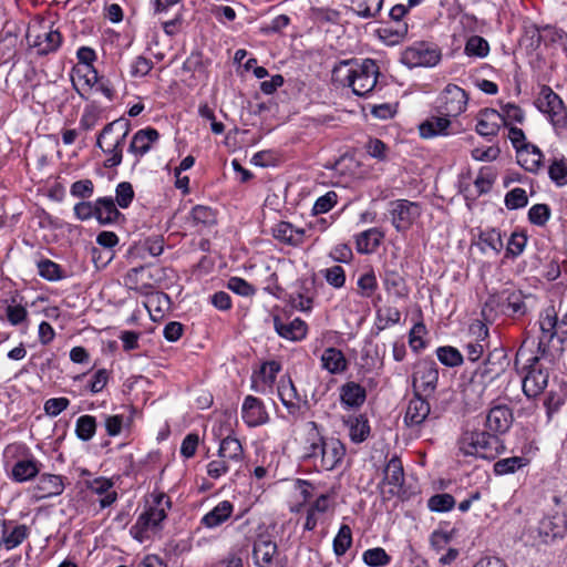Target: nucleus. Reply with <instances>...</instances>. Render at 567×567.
I'll return each mask as SVG.
<instances>
[{
	"instance_id": "1",
	"label": "nucleus",
	"mask_w": 567,
	"mask_h": 567,
	"mask_svg": "<svg viewBox=\"0 0 567 567\" xmlns=\"http://www.w3.org/2000/svg\"><path fill=\"white\" fill-rule=\"evenodd\" d=\"M308 439L302 447L305 460H311L316 466L324 471L338 467L346 456L344 444L336 437H324L313 421L307 423Z\"/></svg>"
},
{
	"instance_id": "2",
	"label": "nucleus",
	"mask_w": 567,
	"mask_h": 567,
	"mask_svg": "<svg viewBox=\"0 0 567 567\" xmlns=\"http://www.w3.org/2000/svg\"><path fill=\"white\" fill-rule=\"evenodd\" d=\"M533 296L520 290H503L491 295L482 308L486 321H493L498 313L511 318H522L532 309Z\"/></svg>"
},
{
	"instance_id": "3",
	"label": "nucleus",
	"mask_w": 567,
	"mask_h": 567,
	"mask_svg": "<svg viewBox=\"0 0 567 567\" xmlns=\"http://www.w3.org/2000/svg\"><path fill=\"white\" fill-rule=\"evenodd\" d=\"M458 449L464 455L493 460L503 452L504 445L491 432H465L458 441Z\"/></svg>"
},
{
	"instance_id": "4",
	"label": "nucleus",
	"mask_w": 567,
	"mask_h": 567,
	"mask_svg": "<svg viewBox=\"0 0 567 567\" xmlns=\"http://www.w3.org/2000/svg\"><path fill=\"white\" fill-rule=\"evenodd\" d=\"M536 105L540 112L548 115L555 127L567 126V110L564 102L549 86H542Z\"/></svg>"
},
{
	"instance_id": "5",
	"label": "nucleus",
	"mask_w": 567,
	"mask_h": 567,
	"mask_svg": "<svg viewBox=\"0 0 567 567\" xmlns=\"http://www.w3.org/2000/svg\"><path fill=\"white\" fill-rule=\"evenodd\" d=\"M388 213L394 228L398 231H406L420 217L421 207L408 199H396L389 203Z\"/></svg>"
},
{
	"instance_id": "6",
	"label": "nucleus",
	"mask_w": 567,
	"mask_h": 567,
	"mask_svg": "<svg viewBox=\"0 0 567 567\" xmlns=\"http://www.w3.org/2000/svg\"><path fill=\"white\" fill-rule=\"evenodd\" d=\"M379 66L374 60L365 59L357 63L355 74L350 81L352 92L358 96H364L377 85L379 76Z\"/></svg>"
},
{
	"instance_id": "7",
	"label": "nucleus",
	"mask_w": 567,
	"mask_h": 567,
	"mask_svg": "<svg viewBox=\"0 0 567 567\" xmlns=\"http://www.w3.org/2000/svg\"><path fill=\"white\" fill-rule=\"evenodd\" d=\"M439 371L436 363L432 360H421L414 367L412 385L414 393L429 396L437 385Z\"/></svg>"
},
{
	"instance_id": "8",
	"label": "nucleus",
	"mask_w": 567,
	"mask_h": 567,
	"mask_svg": "<svg viewBox=\"0 0 567 567\" xmlns=\"http://www.w3.org/2000/svg\"><path fill=\"white\" fill-rule=\"evenodd\" d=\"M536 533L539 542L545 545L563 539L567 534V515L564 513L545 515L538 522Z\"/></svg>"
},
{
	"instance_id": "9",
	"label": "nucleus",
	"mask_w": 567,
	"mask_h": 567,
	"mask_svg": "<svg viewBox=\"0 0 567 567\" xmlns=\"http://www.w3.org/2000/svg\"><path fill=\"white\" fill-rule=\"evenodd\" d=\"M468 102L467 93L455 84H447L439 99V112L445 116H458L465 112Z\"/></svg>"
},
{
	"instance_id": "10",
	"label": "nucleus",
	"mask_w": 567,
	"mask_h": 567,
	"mask_svg": "<svg viewBox=\"0 0 567 567\" xmlns=\"http://www.w3.org/2000/svg\"><path fill=\"white\" fill-rule=\"evenodd\" d=\"M440 60V51L425 42H419L406 48L401 55L402 63L409 68L434 66Z\"/></svg>"
},
{
	"instance_id": "11",
	"label": "nucleus",
	"mask_w": 567,
	"mask_h": 567,
	"mask_svg": "<svg viewBox=\"0 0 567 567\" xmlns=\"http://www.w3.org/2000/svg\"><path fill=\"white\" fill-rule=\"evenodd\" d=\"M162 498L163 496H159L157 498V505L148 507L137 517L136 523L131 527L130 534L140 543L148 538L147 532L150 529L156 528L159 523L166 518L165 509L159 507Z\"/></svg>"
},
{
	"instance_id": "12",
	"label": "nucleus",
	"mask_w": 567,
	"mask_h": 567,
	"mask_svg": "<svg viewBox=\"0 0 567 567\" xmlns=\"http://www.w3.org/2000/svg\"><path fill=\"white\" fill-rule=\"evenodd\" d=\"M404 484V470L398 456L390 458L383 470V480L379 487L384 498L399 495Z\"/></svg>"
},
{
	"instance_id": "13",
	"label": "nucleus",
	"mask_w": 567,
	"mask_h": 567,
	"mask_svg": "<svg viewBox=\"0 0 567 567\" xmlns=\"http://www.w3.org/2000/svg\"><path fill=\"white\" fill-rule=\"evenodd\" d=\"M509 365L508 357L504 349L496 348L491 351L484 361L475 371V377L482 382H492L504 374Z\"/></svg>"
},
{
	"instance_id": "14",
	"label": "nucleus",
	"mask_w": 567,
	"mask_h": 567,
	"mask_svg": "<svg viewBox=\"0 0 567 567\" xmlns=\"http://www.w3.org/2000/svg\"><path fill=\"white\" fill-rule=\"evenodd\" d=\"M528 361L529 370L523 379V391L526 396L535 398L547 386L549 374L546 370L536 367L539 361V357H533Z\"/></svg>"
},
{
	"instance_id": "15",
	"label": "nucleus",
	"mask_w": 567,
	"mask_h": 567,
	"mask_svg": "<svg viewBox=\"0 0 567 567\" xmlns=\"http://www.w3.org/2000/svg\"><path fill=\"white\" fill-rule=\"evenodd\" d=\"M131 130V123L126 118H117L106 124L96 138V146L102 145H125L126 137Z\"/></svg>"
},
{
	"instance_id": "16",
	"label": "nucleus",
	"mask_w": 567,
	"mask_h": 567,
	"mask_svg": "<svg viewBox=\"0 0 567 567\" xmlns=\"http://www.w3.org/2000/svg\"><path fill=\"white\" fill-rule=\"evenodd\" d=\"M513 420V412L507 405H495L488 411L485 425L493 435L504 434L512 426Z\"/></svg>"
},
{
	"instance_id": "17",
	"label": "nucleus",
	"mask_w": 567,
	"mask_h": 567,
	"mask_svg": "<svg viewBox=\"0 0 567 567\" xmlns=\"http://www.w3.org/2000/svg\"><path fill=\"white\" fill-rule=\"evenodd\" d=\"M241 416L244 422L250 427L262 425L269 420L261 400L252 395L245 398L241 406Z\"/></svg>"
},
{
	"instance_id": "18",
	"label": "nucleus",
	"mask_w": 567,
	"mask_h": 567,
	"mask_svg": "<svg viewBox=\"0 0 567 567\" xmlns=\"http://www.w3.org/2000/svg\"><path fill=\"white\" fill-rule=\"evenodd\" d=\"M539 327L542 336L538 342V351L544 355L547 343L550 342L554 337L559 336L557 312L553 306L546 308L542 313Z\"/></svg>"
},
{
	"instance_id": "19",
	"label": "nucleus",
	"mask_w": 567,
	"mask_h": 567,
	"mask_svg": "<svg viewBox=\"0 0 567 567\" xmlns=\"http://www.w3.org/2000/svg\"><path fill=\"white\" fill-rule=\"evenodd\" d=\"M431 408L426 396L414 393L413 398L409 401L404 422L408 426H420L430 416Z\"/></svg>"
},
{
	"instance_id": "20",
	"label": "nucleus",
	"mask_w": 567,
	"mask_h": 567,
	"mask_svg": "<svg viewBox=\"0 0 567 567\" xmlns=\"http://www.w3.org/2000/svg\"><path fill=\"white\" fill-rule=\"evenodd\" d=\"M27 39L30 47L38 50L39 55H47L59 49L62 42V35L58 30H49L42 33H28Z\"/></svg>"
},
{
	"instance_id": "21",
	"label": "nucleus",
	"mask_w": 567,
	"mask_h": 567,
	"mask_svg": "<svg viewBox=\"0 0 567 567\" xmlns=\"http://www.w3.org/2000/svg\"><path fill=\"white\" fill-rule=\"evenodd\" d=\"M158 138L159 133L153 127L140 130L133 135L128 146V152L135 156L136 163L152 148V145Z\"/></svg>"
},
{
	"instance_id": "22",
	"label": "nucleus",
	"mask_w": 567,
	"mask_h": 567,
	"mask_svg": "<svg viewBox=\"0 0 567 567\" xmlns=\"http://www.w3.org/2000/svg\"><path fill=\"white\" fill-rule=\"evenodd\" d=\"M502 125L503 117L499 112L487 107L478 112L475 130L481 136L493 137L497 135Z\"/></svg>"
},
{
	"instance_id": "23",
	"label": "nucleus",
	"mask_w": 567,
	"mask_h": 567,
	"mask_svg": "<svg viewBox=\"0 0 567 567\" xmlns=\"http://www.w3.org/2000/svg\"><path fill=\"white\" fill-rule=\"evenodd\" d=\"M278 554L277 544L268 537L259 536L252 547V559L257 567H270Z\"/></svg>"
},
{
	"instance_id": "24",
	"label": "nucleus",
	"mask_w": 567,
	"mask_h": 567,
	"mask_svg": "<svg viewBox=\"0 0 567 567\" xmlns=\"http://www.w3.org/2000/svg\"><path fill=\"white\" fill-rule=\"evenodd\" d=\"M243 456L244 450L238 439L227 436L221 440L218 449V457L225 460L226 463L237 472L240 468Z\"/></svg>"
},
{
	"instance_id": "25",
	"label": "nucleus",
	"mask_w": 567,
	"mask_h": 567,
	"mask_svg": "<svg viewBox=\"0 0 567 567\" xmlns=\"http://www.w3.org/2000/svg\"><path fill=\"white\" fill-rule=\"evenodd\" d=\"M274 327L280 337L291 341L302 340L307 334V324L299 318L285 322L279 316H275Z\"/></svg>"
},
{
	"instance_id": "26",
	"label": "nucleus",
	"mask_w": 567,
	"mask_h": 567,
	"mask_svg": "<svg viewBox=\"0 0 567 567\" xmlns=\"http://www.w3.org/2000/svg\"><path fill=\"white\" fill-rule=\"evenodd\" d=\"M278 396L289 414H298L300 410V396L290 377H282L280 379L278 383Z\"/></svg>"
},
{
	"instance_id": "27",
	"label": "nucleus",
	"mask_w": 567,
	"mask_h": 567,
	"mask_svg": "<svg viewBox=\"0 0 567 567\" xmlns=\"http://www.w3.org/2000/svg\"><path fill=\"white\" fill-rule=\"evenodd\" d=\"M517 163L527 172L537 173L543 167V153L533 144H523L518 147Z\"/></svg>"
},
{
	"instance_id": "28",
	"label": "nucleus",
	"mask_w": 567,
	"mask_h": 567,
	"mask_svg": "<svg viewBox=\"0 0 567 567\" xmlns=\"http://www.w3.org/2000/svg\"><path fill=\"white\" fill-rule=\"evenodd\" d=\"M151 275L143 266L132 268L124 276V285L131 289L142 293H148L153 288L151 282Z\"/></svg>"
},
{
	"instance_id": "29",
	"label": "nucleus",
	"mask_w": 567,
	"mask_h": 567,
	"mask_svg": "<svg viewBox=\"0 0 567 567\" xmlns=\"http://www.w3.org/2000/svg\"><path fill=\"white\" fill-rule=\"evenodd\" d=\"M272 235L276 239L285 244L299 246L303 243L305 229L296 228L292 224L287 221H280L272 228Z\"/></svg>"
},
{
	"instance_id": "30",
	"label": "nucleus",
	"mask_w": 567,
	"mask_h": 567,
	"mask_svg": "<svg viewBox=\"0 0 567 567\" xmlns=\"http://www.w3.org/2000/svg\"><path fill=\"white\" fill-rule=\"evenodd\" d=\"M35 489L38 498L58 496L64 489L62 477L53 474H43L40 476Z\"/></svg>"
},
{
	"instance_id": "31",
	"label": "nucleus",
	"mask_w": 567,
	"mask_h": 567,
	"mask_svg": "<svg viewBox=\"0 0 567 567\" xmlns=\"http://www.w3.org/2000/svg\"><path fill=\"white\" fill-rule=\"evenodd\" d=\"M233 511V504L229 501H223L202 518V524L208 528L217 527L230 517Z\"/></svg>"
},
{
	"instance_id": "32",
	"label": "nucleus",
	"mask_w": 567,
	"mask_h": 567,
	"mask_svg": "<svg viewBox=\"0 0 567 567\" xmlns=\"http://www.w3.org/2000/svg\"><path fill=\"white\" fill-rule=\"evenodd\" d=\"M95 209V218L101 225L112 224L122 216L112 197H102L96 199Z\"/></svg>"
},
{
	"instance_id": "33",
	"label": "nucleus",
	"mask_w": 567,
	"mask_h": 567,
	"mask_svg": "<svg viewBox=\"0 0 567 567\" xmlns=\"http://www.w3.org/2000/svg\"><path fill=\"white\" fill-rule=\"evenodd\" d=\"M365 390L355 382H348L341 386V402L350 408H358L365 401Z\"/></svg>"
},
{
	"instance_id": "34",
	"label": "nucleus",
	"mask_w": 567,
	"mask_h": 567,
	"mask_svg": "<svg viewBox=\"0 0 567 567\" xmlns=\"http://www.w3.org/2000/svg\"><path fill=\"white\" fill-rule=\"evenodd\" d=\"M475 328L477 329L480 340L471 341L465 346L467 359L473 362L477 361L484 353L488 336V329L484 323L478 322L476 326H472L471 330Z\"/></svg>"
},
{
	"instance_id": "35",
	"label": "nucleus",
	"mask_w": 567,
	"mask_h": 567,
	"mask_svg": "<svg viewBox=\"0 0 567 567\" xmlns=\"http://www.w3.org/2000/svg\"><path fill=\"white\" fill-rule=\"evenodd\" d=\"M322 367L330 373H340L346 370L347 361L343 353L336 348H328L321 355Z\"/></svg>"
},
{
	"instance_id": "36",
	"label": "nucleus",
	"mask_w": 567,
	"mask_h": 567,
	"mask_svg": "<svg viewBox=\"0 0 567 567\" xmlns=\"http://www.w3.org/2000/svg\"><path fill=\"white\" fill-rule=\"evenodd\" d=\"M19 37L12 31H2L0 33V63H8L17 54Z\"/></svg>"
},
{
	"instance_id": "37",
	"label": "nucleus",
	"mask_w": 567,
	"mask_h": 567,
	"mask_svg": "<svg viewBox=\"0 0 567 567\" xmlns=\"http://www.w3.org/2000/svg\"><path fill=\"white\" fill-rule=\"evenodd\" d=\"M357 63L358 60L355 59L340 61L332 70L333 82L350 87V81L355 74Z\"/></svg>"
},
{
	"instance_id": "38",
	"label": "nucleus",
	"mask_w": 567,
	"mask_h": 567,
	"mask_svg": "<svg viewBox=\"0 0 567 567\" xmlns=\"http://www.w3.org/2000/svg\"><path fill=\"white\" fill-rule=\"evenodd\" d=\"M382 238L383 234L377 228L364 230L357 237V249L361 254L372 252L379 247Z\"/></svg>"
},
{
	"instance_id": "39",
	"label": "nucleus",
	"mask_w": 567,
	"mask_h": 567,
	"mask_svg": "<svg viewBox=\"0 0 567 567\" xmlns=\"http://www.w3.org/2000/svg\"><path fill=\"white\" fill-rule=\"evenodd\" d=\"M449 116H435L432 117L422 124H420V135L424 138H430L439 134H445V131L450 126L451 122L447 118Z\"/></svg>"
},
{
	"instance_id": "40",
	"label": "nucleus",
	"mask_w": 567,
	"mask_h": 567,
	"mask_svg": "<svg viewBox=\"0 0 567 567\" xmlns=\"http://www.w3.org/2000/svg\"><path fill=\"white\" fill-rule=\"evenodd\" d=\"M29 527L27 525H17L10 533H7L6 527L2 529L0 546L7 550H11L23 543L29 537Z\"/></svg>"
},
{
	"instance_id": "41",
	"label": "nucleus",
	"mask_w": 567,
	"mask_h": 567,
	"mask_svg": "<svg viewBox=\"0 0 567 567\" xmlns=\"http://www.w3.org/2000/svg\"><path fill=\"white\" fill-rule=\"evenodd\" d=\"M408 23L385 25L378 30L379 38L388 45H395L403 41L408 34Z\"/></svg>"
},
{
	"instance_id": "42",
	"label": "nucleus",
	"mask_w": 567,
	"mask_h": 567,
	"mask_svg": "<svg viewBox=\"0 0 567 567\" xmlns=\"http://www.w3.org/2000/svg\"><path fill=\"white\" fill-rule=\"evenodd\" d=\"M383 282L385 290L395 297L402 298L408 295V287L404 278L395 270H385Z\"/></svg>"
},
{
	"instance_id": "43",
	"label": "nucleus",
	"mask_w": 567,
	"mask_h": 567,
	"mask_svg": "<svg viewBox=\"0 0 567 567\" xmlns=\"http://www.w3.org/2000/svg\"><path fill=\"white\" fill-rule=\"evenodd\" d=\"M39 471V465L35 461L21 460L12 467V477L17 482H25L35 477Z\"/></svg>"
},
{
	"instance_id": "44",
	"label": "nucleus",
	"mask_w": 567,
	"mask_h": 567,
	"mask_svg": "<svg viewBox=\"0 0 567 567\" xmlns=\"http://www.w3.org/2000/svg\"><path fill=\"white\" fill-rule=\"evenodd\" d=\"M401 312L395 307H385L377 311L375 329L377 334L392 324L400 322Z\"/></svg>"
},
{
	"instance_id": "45",
	"label": "nucleus",
	"mask_w": 567,
	"mask_h": 567,
	"mask_svg": "<svg viewBox=\"0 0 567 567\" xmlns=\"http://www.w3.org/2000/svg\"><path fill=\"white\" fill-rule=\"evenodd\" d=\"M347 424L349 425V436L352 442L361 443L368 437L370 426L368 424V420L362 415L350 417L347 421Z\"/></svg>"
},
{
	"instance_id": "46",
	"label": "nucleus",
	"mask_w": 567,
	"mask_h": 567,
	"mask_svg": "<svg viewBox=\"0 0 567 567\" xmlns=\"http://www.w3.org/2000/svg\"><path fill=\"white\" fill-rule=\"evenodd\" d=\"M38 272L49 281H59L65 278V272L61 266L50 259H42L38 262Z\"/></svg>"
},
{
	"instance_id": "47",
	"label": "nucleus",
	"mask_w": 567,
	"mask_h": 567,
	"mask_svg": "<svg viewBox=\"0 0 567 567\" xmlns=\"http://www.w3.org/2000/svg\"><path fill=\"white\" fill-rule=\"evenodd\" d=\"M96 431V419L92 415H82L76 420L75 433L76 436L86 442L90 441Z\"/></svg>"
},
{
	"instance_id": "48",
	"label": "nucleus",
	"mask_w": 567,
	"mask_h": 567,
	"mask_svg": "<svg viewBox=\"0 0 567 567\" xmlns=\"http://www.w3.org/2000/svg\"><path fill=\"white\" fill-rule=\"evenodd\" d=\"M464 52L468 56L485 58L489 52V45L484 38L472 35L466 41Z\"/></svg>"
},
{
	"instance_id": "49",
	"label": "nucleus",
	"mask_w": 567,
	"mask_h": 567,
	"mask_svg": "<svg viewBox=\"0 0 567 567\" xmlns=\"http://www.w3.org/2000/svg\"><path fill=\"white\" fill-rule=\"evenodd\" d=\"M549 178L557 185L567 184V161L565 158H555L548 167Z\"/></svg>"
},
{
	"instance_id": "50",
	"label": "nucleus",
	"mask_w": 567,
	"mask_h": 567,
	"mask_svg": "<svg viewBox=\"0 0 567 567\" xmlns=\"http://www.w3.org/2000/svg\"><path fill=\"white\" fill-rule=\"evenodd\" d=\"M190 218L195 225H202L205 227L216 224L215 212L203 205H197L192 209Z\"/></svg>"
},
{
	"instance_id": "51",
	"label": "nucleus",
	"mask_w": 567,
	"mask_h": 567,
	"mask_svg": "<svg viewBox=\"0 0 567 567\" xmlns=\"http://www.w3.org/2000/svg\"><path fill=\"white\" fill-rule=\"evenodd\" d=\"M352 544V533L348 525H342L333 539V551L337 556H342Z\"/></svg>"
},
{
	"instance_id": "52",
	"label": "nucleus",
	"mask_w": 567,
	"mask_h": 567,
	"mask_svg": "<svg viewBox=\"0 0 567 567\" xmlns=\"http://www.w3.org/2000/svg\"><path fill=\"white\" fill-rule=\"evenodd\" d=\"M526 464V460L519 456L503 458L494 464V472L498 475H505L514 473L516 470L522 468Z\"/></svg>"
},
{
	"instance_id": "53",
	"label": "nucleus",
	"mask_w": 567,
	"mask_h": 567,
	"mask_svg": "<svg viewBox=\"0 0 567 567\" xmlns=\"http://www.w3.org/2000/svg\"><path fill=\"white\" fill-rule=\"evenodd\" d=\"M363 561L371 567H383L391 561V557L381 547L368 549L363 553Z\"/></svg>"
},
{
	"instance_id": "54",
	"label": "nucleus",
	"mask_w": 567,
	"mask_h": 567,
	"mask_svg": "<svg viewBox=\"0 0 567 567\" xmlns=\"http://www.w3.org/2000/svg\"><path fill=\"white\" fill-rule=\"evenodd\" d=\"M499 115L503 117V125L509 126L513 122L523 123L524 111L516 104L506 103L501 106Z\"/></svg>"
},
{
	"instance_id": "55",
	"label": "nucleus",
	"mask_w": 567,
	"mask_h": 567,
	"mask_svg": "<svg viewBox=\"0 0 567 567\" xmlns=\"http://www.w3.org/2000/svg\"><path fill=\"white\" fill-rule=\"evenodd\" d=\"M357 13L362 18H373L382 9L383 0H352Z\"/></svg>"
},
{
	"instance_id": "56",
	"label": "nucleus",
	"mask_w": 567,
	"mask_h": 567,
	"mask_svg": "<svg viewBox=\"0 0 567 567\" xmlns=\"http://www.w3.org/2000/svg\"><path fill=\"white\" fill-rule=\"evenodd\" d=\"M102 150V152L106 155V159L104 161V167L113 168L118 166L123 159V148L124 145H102L97 146Z\"/></svg>"
},
{
	"instance_id": "57",
	"label": "nucleus",
	"mask_w": 567,
	"mask_h": 567,
	"mask_svg": "<svg viewBox=\"0 0 567 567\" xmlns=\"http://www.w3.org/2000/svg\"><path fill=\"white\" fill-rule=\"evenodd\" d=\"M436 354L440 362L446 367H457L463 362L462 354L453 347H440Z\"/></svg>"
},
{
	"instance_id": "58",
	"label": "nucleus",
	"mask_w": 567,
	"mask_h": 567,
	"mask_svg": "<svg viewBox=\"0 0 567 567\" xmlns=\"http://www.w3.org/2000/svg\"><path fill=\"white\" fill-rule=\"evenodd\" d=\"M528 204V197L526 190L516 187L509 190L505 196V206L507 209L514 210L518 208H523Z\"/></svg>"
},
{
	"instance_id": "59",
	"label": "nucleus",
	"mask_w": 567,
	"mask_h": 567,
	"mask_svg": "<svg viewBox=\"0 0 567 567\" xmlns=\"http://www.w3.org/2000/svg\"><path fill=\"white\" fill-rule=\"evenodd\" d=\"M550 208L546 204H536L528 210V220L536 226H545L550 218Z\"/></svg>"
},
{
	"instance_id": "60",
	"label": "nucleus",
	"mask_w": 567,
	"mask_h": 567,
	"mask_svg": "<svg viewBox=\"0 0 567 567\" xmlns=\"http://www.w3.org/2000/svg\"><path fill=\"white\" fill-rule=\"evenodd\" d=\"M455 505V499L450 494H436L429 499V508L432 512H447Z\"/></svg>"
},
{
	"instance_id": "61",
	"label": "nucleus",
	"mask_w": 567,
	"mask_h": 567,
	"mask_svg": "<svg viewBox=\"0 0 567 567\" xmlns=\"http://www.w3.org/2000/svg\"><path fill=\"white\" fill-rule=\"evenodd\" d=\"M358 287L362 297L369 298L378 288L377 277L373 271H369L360 276Z\"/></svg>"
},
{
	"instance_id": "62",
	"label": "nucleus",
	"mask_w": 567,
	"mask_h": 567,
	"mask_svg": "<svg viewBox=\"0 0 567 567\" xmlns=\"http://www.w3.org/2000/svg\"><path fill=\"white\" fill-rule=\"evenodd\" d=\"M322 275L330 286L334 288H341L344 286L346 274L341 266L327 268L322 270Z\"/></svg>"
},
{
	"instance_id": "63",
	"label": "nucleus",
	"mask_w": 567,
	"mask_h": 567,
	"mask_svg": "<svg viewBox=\"0 0 567 567\" xmlns=\"http://www.w3.org/2000/svg\"><path fill=\"white\" fill-rule=\"evenodd\" d=\"M134 198V190L128 182H122L116 186V203L121 208H127Z\"/></svg>"
},
{
	"instance_id": "64",
	"label": "nucleus",
	"mask_w": 567,
	"mask_h": 567,
	"mask_svg": "<svg viewBox=\"0 0 567 567\" xmlns=\"http://www.w3.org/2000/svg\"><path fill=\"white\" fill-rule=\"evenodd\" d=\"M480 239L484 243L488 248H491L496 254L499 252L503 248V240L501 233L496 229H491L481 233Z\"/></svg>"
}]
</instances>
